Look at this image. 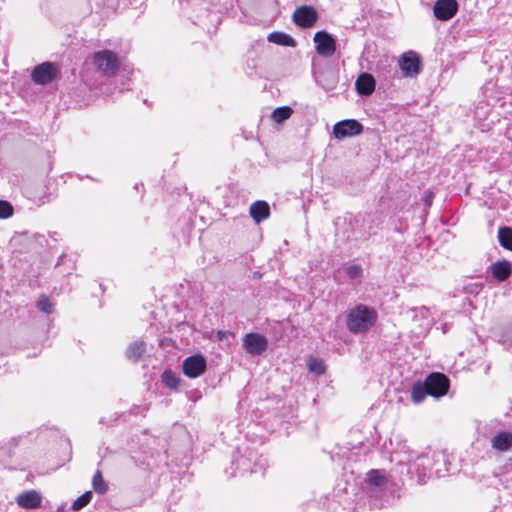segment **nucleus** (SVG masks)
<instances>
[{
    "label": "nucleus",
    "instance_id": "28",
    "mask_svg": "<svg viewBox=\"0 0 512 512\" xmlns=\"http://www.w3.org/2000/svg\"><path fill=\"white\" fill-rule=\"evenodd\" d=\"M293 113V110L289 106H281L276 108L271 115V118L276 123H282L285 120L289 119Z\"/></svg>",
    "mask_w": 512,
    "mask_h": 512
},
{
    "label": "nucleus",
    "instance_id": "14",
    "mask_svg": "<svg viewBox=\"0 0 512 512\" xmlns=\"http://www.w3.org/2000/svg\"><path fill=\"white\" fill-rule=\"evenodd\" d=\"M399 66L405 76H416L421 70L420 58L413 51L406 52L401 56Z\"/></svg>",
    "mask_w": 512,
    "mask_h": 512
},
{
    "label": "nucleus",
    "instance_id": "6",
    "mask_svg": "<svg viewBox=\"0 0 512 512\" xmlns=\"http://www.w3.org/2000/svg\"><path fill=\"white\" fill-rule=\"evenodd\" d=\"M407 314L415 325L413 330L415 334L420 335L428 332L432 324L429 308L425 306L411 308L409 311H407Z\"/></svg>",
    "mask_w": 512,
    "mask_h": 512
},
{
    "label": "nucleus",
    "instance_id": "33",
    "mask_svg": "<svg viewBox=\"0 0 512 512\" xmlns=\"http://www.w3.org/2000/svg\"><path fill=\"white\" fill-rule=\"evenodd\" d=\"M37 307L40 311H43L47 314L52 313V303L50 302L49 298L45 295H42L39 300L37 301Z\"/></svg>",
    "mask_w": 512,
    "mask_h": 512
},
{
    "label": "nucleus",
    "instance_id": "34",
    "mask_svg": "<svg viewBox=\"0 0 512 512\" xmlns=\"http://www.w3.org/2000/svg\"><path fill=\"white\" fill-rule=\"evenodd\" d=\"M13 214V206L4 200H0V218L7 219Z\"/></svg>",
    "mask_w": 512,
    "mask_h": 512
},
{
    "label": "nucleus",
    "instance_id": "30",
    "mask_svg": "<svg viewBox=\"0 0 512 512\" xmlns=\"http://www.w3.org/2000/svg\"><path fill=\"white\" fill-rule=\"evenodd\" d=\"M92 492L91 491H86L84 494H82L81 496H79L72 504L71 506V509L73 511H79L81 510L82 508H84L86 505L89 504V502L91 501L92 499Z\"/></svg>",
    "mask_w": 512,
    "mask_h": 512
},
{
    "label": "nucleus",
    "instance_id": "11",
    "mask_svg": "<svg viewBox=\"0 0 512 512\" xmlns=\"http://www.w3.org/2000/svg\"><path fill=\"white\" fill-rule=\"evenodd\" d=\"M56 74V66L51 62H44L33 69L31 79L36 84L47 85L54 80Z\"/></svg>",
    "mask_w": 512,
    "mask_h": 512
},
{
    "label": "nucleus",
    "instance_id": "31",
    "mask_svg": "<svg viewBox=\"0 0 512 512\" xmlns=\"http://www.w3.org/2000/svg\"><path fill=\"white\" fill-rule=\"evenodd\" d=\"M179 378L173 373L172 371H164L162 374V382L165 384V386L176 389L179 384Z\"/></svg>",
    "mask_w": 512,
    "mask_h": 512
},
{
    "label": "nucleus",
    "instance_id": "37",
    "mask_svg": "<svg viewBox=\"0 0 512 512\" xmlns=\"http://www.w3.org/2000/svg\"><path fill=\"white\" fill-rule=\"evenodd\" d=\"M227 334H228V332H225V331H218V332H217V338H218L219 340H223V339L226 337V335H227Z\"/></svg>",
    "mask_w": 512,
    "mask_h": 512
},
{
    "label": "nucleus",
    "instance_id": "36",
    "mask_svg": "<svg viewBox=\"0 0 512 512\" xmlns=\"http://www.w3.org/2000/svg\"><path fill=\"white\" fill-rule=\"evenodd\" d=\"M271 332L274 335V340L278 341L282 338L284 334V330L282 328V325L279 322L274 323L271 325Z\"/></svg>",
    "mask_w": 512,
    "mask_h": 512
},
{
    "label": "nucleus",
    "instance_id": "8",
    "mask_svg": "<svg viewBox=\"0 0 512 512\" xmlns=\"http://www.w3.org/2000/svg\"><path fill=\"white\" fill-rule=\"evenodd\" d=\"M243 347L251 356H260L268 348L267 338L259 333H247L243 338Z\"/></svg>",
    "mask_w": 512,
    "mask_h": 512
},
{
    "label": "nucleus",
    "instance_id": "39",
    "mask_svg": "<svg viewBox=\"0 0 512 512\" xmlns=\"http://www.w3.org/2000/svg\"><path fill=\"white\" fill-rule=\"evenodd\" d=\"M489 369H490V366H489V365H487V366H486V369H485V373H488Z\"/></svg>",
    "mask_w": 512,
    "mask_h": 512
},
{
    "label": "nucleus",
    "instance_id": "1",
    "mask_svg": "<svg viewBox=\"0 0 512 512\" xmlns=\"http://www.w3.org/2000/svg\"><path fill=\"white\" fill-rule=\"evenodd\" d=\"M394 440L399 448L391 452V461L408 465L409 472H415L419 482H425L426 478L432 476L431 453L418 455L414 458L413 453L409 451L405 442H401L399 436H396Z\"/></svg>",
    "mask_w": 512,
    "mask_h": 512
},
{
    "label": "nucleus",
    "instance_id": "19",
    "mask_svg": "<svg viewBox=\"0 0 512 512\" xmlns=\"http://www.w3.org/2000/svg\"><path fill=\"white\" fill-rule=\"evenodd\" d=\"M26 197L37 206L44 205L51 201V194L45 190L44 186L40 187V191L33 187H26L24 190Z\"/></svg>",
    "mask_w": 512,
    "mask_h": 512
},
{
    "label": "nucleus",
    "instance_id": "9",
    "mask_svg": "<svg viewBox=\"0 0 512 512\" xmlns=\"http://www.w3.org/2000/svg\"><path fill=\"white\" fill-rule=\"evenodd\" d=\"M316 46V52L322 57H331L336 51V40L334 37L326 32L325 30H321L315 33L313 38Z\"/></svg>",
    "mask_w": 512,
    "mask_h": 512
},
{
    "label": "nucleus",
    "instance_id": "25",
    "mask_svg": "<svg viewBox=\"0 0 512 512\" xmlns=\"http://www.w3.org/2000/svg\"><path fill=\"white\" fill-rule=\"evenodd\" d=\"M146 351V344L142 340H137L131 343L127 350L126 356L129 360L134 362L138 361Z\"/></svg>",
    "mask_w": 512,
    "mask_h": 512
},
{
    "label": "nucleus",
    "instance_id": "22",
    "mask_svg": "<svg viewBox=\"0 0 512 512\" xmlns=\"http://www.w3.org/2000/svg\"><path fill=\"white\" fill-rule=\"evenodd\" d=\"M492 447L499 451H507L512 447V433L500 432L492 439Z\"/></svg>",
    "mask_w": 512,
    "mask_h": 512
},
{
    "label": "nucleus",
    "instance_id": "40",
    "mask_svg": "<svg viewBox=\"0 0 512 512\" xmlns=\"http://www.w3.org/2000/svg\"><path fill=\"white\" fill-rule=\"evenodd\" d=\"M510 338H511V341H512V331H511V334H510Z\"/></svg>",
    "mask_w": 512,
    "mask_h": 512
},
{
    "label": "nucleus",
    "instance_id": "7",
    "mask_svg": "<svg viewBox=\"0 0 512 512\" xmlns=\"http://www.w3.org/2000/svg\"><path fill=\"white\" fill-rule=\"evenodd\" d=\"M429 395L435 398L444 396L449 390V379L442 373L433 372L424 381Z\"/></svg>",
    "mask_w": 512,
    "mask_h": 512
},
{
    "label": "nucleus",
    "instance_id": "35",
    "mask_svg": "<svg viewBox=\"0 0 512 512\" xmlns=\"http://www.w3.org/2000/svg\"><path fill=\"white\" fill-rule=\"evenodd\" d=\"M363 269L360 265H350L346 269V274L350 279H358L362 276Z\"/></svg>",
    "mask_w": 512,
    "mask_h": 512
},
{
    "label": "nucleus",
    "instance_id": "3",
    "mask_svg": "<svg viewBox=\"0 0 512 512\" xmlns=\"http://www.w3.org/2000/svg\"><path fill=\"white\" fill-rule=\"evenodd\" d=\"M232 465L236 470L251 473H263L268 465L267 459L259 454L253 448H246L243 452L238 451L234 457Z\"/></svg>",
    "mask_w": 512,
    "mask_h": 512
},
{
    "label": "nucleus",
    "instance_id": "13",
    "mask_svg": "<svg viewBox=\"0 0 512 512\" xmlns=\"http://www.w3.org/2000/svg\"><path fill=\"white\" fill-rule=\"evenodd\" d=\"M293 22L301 28H310L318 20V14L312 6H301L297 8L293 13Z\"/></svg>",
    "mask_w": 512,
    "mask_h": 512
},
{
    "label": "nucleus",
    "instance_id": "18",
    "mask_svg": "<svg viewBox=\"0 0 512 512\" xmlns=\"http://www.w3.org/2000/svg\"><path fill=\"white\" fill-rule=\"evenodd\" d=\"M493 277L499 281H506L512 273V265L508 260H501L493 263L490 266Z\"/></svg>",
    "mask_w": 512,
    "mask_h": 512
},
{
    "label": "nucleus",
    "instance_id": "23",
    "mask_svg": "<svg viewBox=\"0 0 512 512\" xmlns=\"http://www.w3.org/2000/svg\"><path fill=\"white\" fill-rule=\"evenodd\" d=\"M268 41L280 46L295 47V39L284 32H272L267 37Z\"/></svg>",
    "mask_w": 512,
    "mask_h": 512
},
{
    "label": "nucleus",
    "instance_id": "10",
    "mask_svg": "<svg viewBox=\"0 0 512 512\" xmlns=\"http://www.w3.org/2000/svg\"><path fill=\"white\" fill-rule=\"evenodd\" d=\"M362 131L363 125L355 119L339 121L333 127L334 137L338 140L359 135Z\"/></svg>",
    "mask_w": 512,
    "mask_h": 512
},
{
    "label": "nucleus",
    "instance_id": "16",
    "mask_svg": "<svg viewBox=\"0 0 512 512\" xmlns=\"http://www.w3.org/2000/svg\"><path fill=\"white\" fill-rule=\"evenodd\" d=\"M376 82L374 77L369 73H362L358 76L355 87L361 96H369L375 90Z\"/></svg>",
    "mask_w": 512,
    "mask_h": 512
},
{
    "label": "nucleus",
    "instance_id": "38",
    "mask_svg": "<svg viewBox=\"0 0 512 512\" xmlns=\"http://www.w3.org/2000/svg\"><path fill=\"white\" fill-rule=\"evenodd\" d=\"M425 202H426V204H427V205H430V204H431L430 196H428V197L426 198Z\"/></svg>",
    "mask_w": 512,
    "mask_h": 512
},
{
    "label": "nucleus",
    "instance_id": "15",
    "mask_svg": "<svg viewBox=\"0 0 512 512\" xmlns=\"http://www.w3.org/2000/svg\"><path fill=\"white\" fill-rule=\"evenodd\" d=\"M458 11L456 0H437L433 7L434 16L441 21L450 20Z\"/></svg>",
    "mask_w": 512,
    "mask_h": 512
},
{
    "label": "nucleus",
    "instance_id": "41",
    "mask_svg": "<svg viewBox=\"0 0 512 512\" xmlns=\"http://www.w3.org/2000/svg\"><path fill=\"white\" fill-rule=\"evenodd\" d=\"M183 0H179V2H182Z\"/></svg>",
    "mask_w": 512,
    "mask_h": 512
},
{
    "label": "nucleus",
    "instance_id": "5",
    "mask_svg": "<svg viewBox=\"0 0 512 512\" xmlns=\"http://www.w3.org/2000/svg\"><path fill=\"white\" fill-rule=\"evenodd\" d=\"M388 479L384 470H370L366 478V487L371 497L383 498L387 489Z\"/></svg>",
    "mask_w": 512,
    "mask_h": 512
},
{
    "label": "nucleus",
    "instance_id": "24",
    "mask_svg": "<svg viewBox=\"0 0 512 512\" xmlns=\"http://www.w3.org/2000/svg\"><path fill=\"white\" fill-rule=\"evenodd\" d=\"M18 445L16 438H10L6 441L0 442V463L6 465L8 460L12 457L13 448Z\"/></svg>",
    "mask_w": 512,
    "mask_h": 512
},
{
    "label": "nucleus",
    "instance_id": "12",
    "mask_svg": "<svg viewBox=\"0 0 512 512\" xmlns=\"http://www.w3.org/2000/svg\"><path fill=\"white\" fill-rule=\"evenodd\" d=\"M206 359L200 354L187 357L182 364L183 373L189 378H196L206 370Z\"/></svg>",
    "mask_w": 512,
    "mask_h": 512
},
{
    "label": "nucleus",
    "instance_id": "29",
    "mask_svg": "<svg viewBox=\"0 0 512 512\" xmlns=\"http://www.w3.org/2000/svg\"><path fill=\"white\" fill-rule=\"evenodd\" d=\"M92 486H93V489L96 493L98 494H105L108 490V485L107 483L104 481L103 479V476H102V473L100 470H97L93 476V479H92Z\"/></svg>",
    "mask_w": 512,
    "mask_h": 512
},
{
    "label": "nucleus",
    "instance_id": "21",
    "mask_svg": "<svg viewBox=\"0 0 512 512\" xmlns=\"http://www.w3.org/2000/svg\"><path fill=\"white\" fill-rule=\"evenodd\" d=\"M432 459V476L437 477L443 476L447 469V457L445 453L441 451H434L431 453Z\"/></svg>",
    "mask_w": 512,
    "mask_h": 512
},
{
    "label": "nucleus",
    "instance_id": "26",
    "mask_svg": "<svg viewBox=\"0 0 512 512\" xmlns=\"http://www.w3.org/2000/svg\"><path fill=\"white\" fill-rule=\"evenodd\" d=\"M427 395H429V391L424 382H416L412 386L411 398L415 404L421 403Z\"/></svg>",
    "mask_w": 512,
    "mask_h": 512
},
{
    "label": "nucleus",
    "instance_id": "17",
    "mask_svg": "<svg viewBox=\"0 0 512 512\" xmlns=\"http://www.w3.org/2000/svg\"><path fill=\"white\" fill-rule=\"evenodd\" d=\"M16 501L24 509H36L40 507L42 498L37 491L30 490L19 494Z\"/></svg>",
    "mask_w": 512,
    "mask_h": 512
},
{
    "label": "nucleus",
    "instance_id": "4",
    "mask_svg": "<svg viewBox=\"0 0 512 512\" xmlns=\"http://www.w3.org/2000/svg\"><path fill=\"white\" fill-rule=\"evenodd\" d=\"M93 65L101 75L111 77L118 71L120 59L115 52L104 49L94 53Z\"/></svg>",
    "mask_w": 512,
    "mask_h": 512
},
{
    "label": "nucleus",
    "instance_id": "32",
    "mask_svg": "<svg viewBox=\"0 0 512 512\" xmlns=\"http://www.w3.org/2000/svg\"><path fill=\"white\" fill-rule=\"evenodd\" d=\"M325 365L323 363L322 360L320 359H317V358H311L309 361H308V369L309 371L317 374V375H321L325 372Z\"/></svg>",
    "mask_w": 512,
    "mask_h": 512
},
{
    "label": "nucleus",
    "instance_id": "20",
    "mask_svg": "<svg viewBox=\"0 0 512 512\" xmlns=\"http://www.w3.org/2000/svg\"><path fill=\"white\" fill-rule=\"evenodd\" d=\"M250 216L259 224L270 216V207L266 201L258 200L250 206Z\"/></svg>",
    "mask_w": 512,
    "mask_h": 512
},
{
    "label": "nucleus",
    "instance_id": "2",
    "mask_svg": "<svg viewBox=\"0 0 512 512\" xmlns=\"http://www.w3.org/2000/svg\"><path fill=\"white\" fill-rule=\"evenodd\" d=\"M378 319L377 311L368 305L357 304L346 314V327L352 334L368 332Z\"/></svg>",
    "mask_w": 512,
    "mask_h": 512
},
{
    "label": "nucleus",
    "instance_id": "27",
    "mask_svg": "<svg viewBox=\"0 0 512 512\" xmlns=\"http://www.w3.org/2000/svg\"><path fill=\"white\" fill-rule=\"evenodd\" d=\"M498 240L502 247L512 250V228L501 227L498 231Z\"/></svg>",
    "mask_w": 512,
    "mask_h": 512
}]
</instances>
